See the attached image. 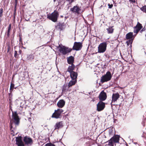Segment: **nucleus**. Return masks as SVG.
<instances>
[{
  "label": "nucleus",
  "mask_w": 146,
  "mask_h": 146,
  "mask_svg": "<svg viewBox=\"0 0 146 146\" xmlns=\"http://www.w3.org/2000/svg\"><path fill=\"white\" fill-rule=\"evenodd\" d=\"M111 72L110 71H108L106 74L101 77V82L102 83H103L105 82L108 81L111 79Z\"/></svg>",
  "instance_id": "nucleus-1"
},
{
  "label": "nucleus",
  "mask_w": 146,
  "mask_h": 146,
  "mask_svg": "<svg viewBox=\"0 0 146 146\" xmlns=\"http://www.w3.org/2000/svg\"><path fill=\"white\" fill-rule=\"evenodd\" d=\"M119 136L118 135H115L113 136L108 141V145L111 146H113L114 143H119Z\"/></svg>",
  "instance_id": "nucleus-2"
},
{
  "label": "nucleus",
  "mask_w": 146,
  "mask_h": 146,
  "mask_svg": "<svg viewBox=\"0 0 146 146\" xmlns=\"http://www.w3.org/2000/svg\"><path fill=\"white\" fill-rule=\"evenodd\" d=\"M107 46V44L106 42L100 44L98 47V52L102 53L105 52L106 50Z\"/></svg>",
  "instance_id": "nucleus-3"
},
{
  "label": "nucleus",
  "mask_w": 146,
  "mask_h": 146,
  "mask_svg": "<svg viewBox=\"0 0 146 146\" xmlns=\"http://www.w3.org/2000/svg\"><path fill=\"white\" fill-rule=\"evenodd\" d=\"M58 48L60 52L63 55H65L72 51V49L64 46H59L58 47Z\"/></svg>",
  "instance_id": "nucleus-4"
},
{
  "label": "nucleus",
  "mask_w": 146,
  "mask_h": 146,
  "mask_svg": "<svg viewBox=\"0 0 146 146\" xmlns=\"http://www.w3.org/2000/svg\"><path fill=\"white\" fill-rule=\"evenodd\" d=\"M58 16V12L54 11L51 14L48 15L47 17L53 22H56L57 21Z\"/></svg>",
  "instance_id": "nucleus-5"
},
{
  "label": "nucleus",
  "mask_w": 146,
  "mask_h": 146,
  "mask_svg": "<svg viewBox=\"0 0 146 146\" xmlns=\"http://www.w3.org/2000/svg\"><path fill=\"white\" fill-rule=\"evenodd\" d=\"M64 112V110L60 109H58L56 110H55L54 112L52 114V117L56 119L60 118L61 117V114Z\"/></svg>",
  "instance_id": "nucleus-6"
},
{
  "label": "nucleus",
  "mask_w": 146,
  "mask_h": 146,
  "mask_svg": "<svg viewBox=\"0 0 146 146\" xmlns=\"http://www.w3.org/2000/svg\"><path fill=\"white\" fill-rule=\"evenodd\" d=\"M70 10L73 13L78 15L80 13L81 10L79 6L76 5L70 9Z\"/></svg>",
  "instance_id": "nucleus-7"
},
{
  "label": "nucleus",
  "mask_w": 146,
  "mask_h": 146,
  "mask_svg": "<svg viewBox=\"0 0 146 146\" xmlns=\"http://www.w3.org/2000/svg\"><path fill=\"white\" fill-rule=\"evenodd\" d=\"M82 44L80 42H75L73 47V49L76 50H79L81 49Z\"/></svg>",
  "instance_id": "nucleus-8"
},
{
  "label": "nucleus",
  "mask_w": 146,
  "mask_h": 146,
  "mask_svg": "<svg viewBox=\"0 0 146 146\" xmlns=\"http://www.w3.org/2000/svg\"><path fill=\"white\" fill-rule=\"evenodd\" d=\"M23 141L25 143V144L28 145H31L33 143V141L32 139L27 136H25L24 137Z\"/></svg>",
  "instance_id": "nucleus-9"
},
{
  "label": "nucleus",
  "mask_w": 146,
  "mask_h": 146,
  "mask_svg": "<svg viewBox=\"0 0 146 146\" xmlns=\"http://www.w3.org/2000/svg\"><path fill=\"white\" fill-rule=\"evenodd\" d=\"M142 28V25L138 22L136 25L134 27L133 32L136 35Z\"/></svg>",
  "instance_id": "nucleus-10"
},
{
  "label": "nucleus",
  "mask_w": 146,
  "mask_h": 146,
  "mask_svg": "<svg viewBox=\"0 0 146 146\" xmlns=\"http://www.w3.org/2000/svg\"><path fill=\"white\" fill-rule=\"evenodd\" d=\"M105 107V104L100 101L97 104V110L98 111L103 110Z\"/></svg>",
  "instance_id": "nucleus-11"
},
{
  "label": "nucleus",
  "mask_w": 146,
  "mask_h": 146,
  "mask_svg": "<svg viewBox=\"0 0 146 146\" xmlns=\"http://www.w3.org/2000/svg\"><path fill=\"white\" fill-rule=\"evenodd\" d=\"M16 144L18 146H25V144L23 142L21 137H19L16 138Z\"/></svg>",
  "instance_id": "nucleus-12"
},
{
  "label": "nucleus",
  "mask_w": 146,
  "mask_h": 146,
  "mask_svg": "<svg viewBox=\"0 0 146 146\" xmlns=\"http://www.w3.org/2000/svg\"><path fill=\"white\" fill-rule=\"evenodd\" d=\"M13 118L15 125H18L19 122V119L17 113H13Z\"/></svg>",
  "instance_id": "nucleus-13"
},
{
  "label": "nucleus",
  "mask_w": 146,
  "mask_h": 146,
  "mask_svg": "<svg viewBox=\"0 0 146 146\" xmlns=\"http://www.w3.org/2000/svg\"><path fill=\"white\" fill-rule=\"evenodd\" d=\"M107 98L106 94L104 91H102L99 96L100 100L101 101L105 100Z\"/></svg>",
  "instance_id": "nucleus-14"
},
{
  "label": "nucleus",
  "mask_w": 146,
  "mask_h": 146,
  "mask_svg": "<svg viewBox=\"0 0 146 146\" xmlns=\"http://www.w3.org/2000/svg\"><path fill=\"white\" fill-rule=\"evenodd\" d=\"M119 97V95L118 93L113 94L112 97V100L111 103L116 101Z\"/></svg>",
  "instance_id": "nucleus-15"
},
{
  "label": "nucleus",
  "mask_w": 146,
  "mask_h": 146,
  "mask_svg": "<svg viewBox=\"0 0 146 146\" xmlns=\"http://www.w3.org/2000/svg\"><path fill=\"white\" fill-rule=\"evenodd\" d=\"M65 102L63 100H60L57 103V106L59 108H62L64 106Z\"/></svg>",
  "instance_id": "nucleus-16"
},
{
  "label": "nucleus",
  "mask_w": 146,
  "mask_h": 146,
  "mask_svg": "<svg viewBox=\"0 0 146 146\" xmlns=\"http://www.w3.org/2000/svg\"><path fill=\"white\" fill-rule=\"evenodd\" d=\"M64 24L63 23H59L56 26V29H59L60 31L63 30L65 28Z\"/></svg>",
  "instance_id": "nucleus-17"
},
{
  "label": "nucleus",
  "mask_w": 146,
  "mask_h": 146,
  "mask_svg": "<svg viewBox=\"0 0 146 146\" xmlns=\"http://www.w3.org/2000/svg\"><path fill=\"white\" fill-rule=\"evenodd\" d=\"M63 126V124L62 121H60L57 123L54 126V129H58L60 128H62Z\"/></svg>",
  "instance_id": "nucleus-18"
},
{
  "label": "nucleus",
  "mask_w": 146,
  "mask_h": 146,
  "mask_svg": "<svg viewBox=\"0 0 146 146\" xmlns=\"http://www.w3.org/2000/svg\"><path fill=\"white\" fill-rule=\"evenodd\" d=\"M68 63L70 64H73L74 62V58L72 56H70L67 58Z\"/></svg>",
  "instance_id": "nucleus-19"
},
{
  "label": "nucleus",
  "mask_w": 146,
  "mask_h": 146,
  "mask_svg": "<svg viewBox=\"0 0 146 146\" xmlns=\"http://www.w3.org/2000/svg\"><path fill=\"white\" fill-rule=\"evenodd\" d=\"M70 73V76L72 80H76L78 75L77 73L74 72H72Z\"/></svg>",
  "instance_id": "nucleus-20"
},
{
  "label": "nucleus",
  "mask_w": 146,
  "mask_h": 146,
  "mask_svg": "<svg viewBox=\"0 0 146 146\" xmlns=\"http://www.w3.org/2000/svg\"><path fill=\"white\" fill-rule=\"evenodd\" d=\"M71 66H69L68 68V70L70 73L72 72H73V70L75 68V66L74 64H71Z\"/></svg>",
  "instance_id": "nucleus-21"
},
{
  "label": "nucleus",
  "mask_w": 146,
  "mask_h": 146,
  "mask_svg": "<svg viewBox=\"0 0 146 146\" xmlns=\"http://www.w3.org/2000/svg\"><path fill=\"white\" fill-rule=\"evenodd\" d=\"M113 27V26H110L108 28H107L106 30H107L108 33V34H111L112 33L114 30V29L112 28Z\"/></svg>",
  "instance_id": "nucleus-22"
},
{
  "label": "nucleus",
  "mask_w": 146,
  "mask_h": 146,
  "mask_svg": "<svg viewBox=\"0 0 146 146\" xmlns=\"http://www.w3.org/2000/svg\"><path fill=\"white\" fill-rule=\"evenodd\" d=\"M133 33L130 32L127 34L126 35V38L127 39L131 38L133 37Z\"/></svg>",
  "instance_id": "nucleus-23"
},
{
  "label": "nucleus",
  "mask_w": 146,
  "mask_h": 146,
  "mask_svg": "<svg viewBox=\"0 0 146 146\" xmlns=\"http://www.w3.org/2000/svg\"><path fill=\"white\" fill-rule=\"evenodd\" d=\"M70 87H69V86H68L67 84H64L63 87L62 91L63 92H65L66 91H67L68 89Z\"/></svg>",
  "instance_id": "nucleus-24"
},
{
  "label": "nucleus",
  "mask_w": 146,
  "mask_h": 146,
  "mask_svg": "<svg viewBox=\"0 0 146 146\" xmlns=\"http://www.w3.org/2000/svg\"><path fill=\"white\" fill-rule=\"evenodd\" d=\"M76 82V80H71L68 84V86L69 87H71L72 86L74 85Z\"/></svg>",
  "instance_id": "nucleus-25"
},
{
  "label": "nucleus",
  "mask_w": 146,
  "mask_h": 146,
  "mask_svg": "<svg viewBox=\"0 0 146 146\" xmlns=\"http://www.w3.org/2000/svg\"><path fill=\"white\" fill-rule=\"evenodd\" d=\"M34 58V56L33 55V54H30L28 57H27V59L29 60H33Z\"/></svg>",
  "instance_id": "nucleus-26"
},
{
  "label": "nucleus",
  "mask_w": 146,
  "mask_h": 146,
  "mask_svg": "<svg viewBox=\"0 0 146 146\" xmlns=\"http://www.w3.org/2000/svg\"><path fill=\"white\" fill-rule=\"evenodd\" d=\"M11 24H10L9 25V26L8 27V29L7 32V37H9L10 35V31L11 29Z\"/></svg>",
  "instance_id": "nucleus-27"
},
{
  "label": "nucleus",
  "mask_w": 146,
  "mask_h": 146,
  "mask_svg": "<svg viewBox=\"0 0 146 146\" xmlns=\"http://www.w3.org/2000/svg\"><path fill=\"white\" fill-rule=\"evenodd\" d=\"M141 10L143 12L146 13V5H145L140 8Z\"/></svg>",
  "instance_id": "nucleus-28"
},
{
  "label": "nucleus",
  "mask_w": 146,
  "mask_h": 146,
  "mask_svg": "<svg viewBox=\"0 0 146 146\" xmlns=\"http://www.w3.org/2000/svg\"><path fill=\"white\" fill-rule=\"evenodd\" d=\"M45 146H56L55 145L51 143H46Z\"/></svg>",
  "instance_id": "nucleus-29"
},
{
  "label": "nucleus",
  "mask_w": 146,
  "mask_h": 146,
  "mask_svg": "<svg viewBox=\"0 0 146 146\" xmlns=\"http://www.w3.org/2000/svg\"><path fill=\"white\" fill-rule=\"evenodd\" d=\"M14 87V84L13 83H11L10 87V90L13 91Z\"/></svg>",
  "instance_id": "nucleus-30"
},
{
  "label": "nucleus",
  "mask_w": 146,
  "mask_h": 146,
  "mask_svg": "<svg viewBox=\"0 0 146 146\" xmlns=\"http://www.w3.org/2000/svg\"><path fill=\"white\" fill-rule=\"evenodd\" d=\"M133 42V40H129L127 42V45H129V44H131Z\"/></svg>",
  "instance_id": "nucleus-31"
},
{
  "label": "nucleus",
  "mask_w": 146,
  "mask_h": 146,
  "mask_svg": "<svg viewBox=\"0 0 146 146\" xmlns=\"http://www.w3.org/2000/svg\"><path fill=\"white\" fill-rule=\"evenodd\" d=\"M3 9L2 8H1L0 9V17H1L3 15Z\"/></svg>",
  "instance_id": "nucleus-32"
},
{
  "label": "nucleus",
  "mask_w": 146,
  "mask_h": 146,
  "mask_svg": "<svg viewBox=\"0 0 146 146\" xmlns=\"http://www.w3.org/2000/svg\"><path fill=\"white\" fill-rule=\"evenodd\" d=\"M66 1L68 2L69 4H70L74 1V0H66Z\"/></svg>",
  "instance_id": "nucleus-33"
},
{
  "label": "nucleus",
  "mask_w": 146,
  "mask_h": 146,
  "mask_svg": "<svg viewBox=\"0 0 146 146\" xmlns=\"http://www.w3.org/2000/svg\"><path fill=\"white\" fill-rule=\"evenodd\" d=\"M108 6H109V8H111L113 6V5L112 4H110L109 3L108 4Z\"/></svg>",
  "instance_id": "nucleus-34"
},
{
  "label": "nucleus",
  "mask_w": 146,
  "mask_h": 146,
  "mask_svg": "<svg viewBox=\"0 0 146 146\" xmlns=\"http://www.w3.org/2000/svg\"><path fill=\"white\" fill-rule=\"evenodd\" d=\"M10 127L11 128H12L13 126V123L11 121H10Z\"/></svg>",
  "instance_id": "nucleus-35"
},
{
  "label": "nucleus",
  "mask_w": 146,
  "mask_h": 146,
  "mask_svg": "<svg viewBox=\"0 0 146 146\" xmlns=\"http://www.w3.org/2000/svg\"><path fill=\"white\" fill-rule=\"evenodd\" d=\"M17 56V51H15L14 56L15 57H16Z\"/></svg>",
  "instance_id": "nucleus-36"
},
{
  "label": "nucleus",
  "mask_w": 146,
  "mask_h": 146,
  "mask_svg": "<svg viewBox=\"0 0 146 146\" xmlns=\"http://www.w3.org/2000/svg\"><path fill=\"white\" fill-rule=\"evenodd\" d=\"M129 1L132 2V3H135V0H129Z\"/></svg>",
  "instance_id": "nucleus-37"
},
{
  "label": "nucleus",
  "mask_w": 146,
  "mask_h": 146,
  "mask_svg": "<svg viewBox=\"0 0 146 146\" xmlns=\"http://www.w3.org/2000/svg\"><path fill=\"white\" fill-rule=\"evenodd\" d=\"M145 30V29L143 28L141 31H144Z\"/></svg>",
  "instance_id": "nucleus-38"
},
{
  "label": "nucleus",
  "mask_w": 146,
  "mask_h": 146,
  "mask_svg": "<svg viewBox=\"0 0 146 146\" xmlns=\"http://www.w3.org/2000/svg\"><path fill=\"white\" fill-rule=\"evenodd\" d=\"M27 21H28L29 20V19H25Z\"/></svg>",
  "instance_id": "nucleus-39"
},
{
  "label": "nucleus",
  "mask_w": 146,
  "mask_h": 146,
  "mask_svg": "<svg viewBox=\"0 0 146 146\" xmlns=\"http://www.w3.org/2000/svg\"><path fill=\"white\" fill-rule=\"evenodd\" d=\"M21 38H20V40H19V41H21Z\"/></svg>",
  "instance_id": "nucleus-40"
},
{
  "label": "nucleus",
  "mask_w": 146,
  "mask_h": 146,
  "mask_svg": "<svg viewBox=\"0 0 146 146\" xmlns=\"http://www.w3.org/2000/svg\"><path fill=\"white\" fill-rule=\"evenodd\" d=\"M21 50H20L19 52H20V53H21Z\"/></svg>",
  "instance_id": "nucleus-41"
},
{
  "label": "nucleus",
  "mask_w": 146,
  "mask_h": 146,
  "mask_svg": "<svg viewBox=\"0 0 146 146\" xmlns=\"http://www.w3.org/2000/svg\"><path fill=\"white\" fill-rule=\"evenodd\" d=\"M55 1H56V0H54V2Z\"/></svg>",
  "instance_id": "nucleus-42"
},
{
  "label": "nucleus",
  "mask_w": 146,
  "mask_h": 146,
  "mask_svg": "<svg viewBox=\"0 0 146 146\" xmlns=\"http://www.w3.org/2000/svg\"><path fill=\"white\" fill-rule=\"evenodd\" d=\"M15 2H17V0H15Z\"/></svg>",
  "instance_id": "nucleus-43"
}]
</instances>
